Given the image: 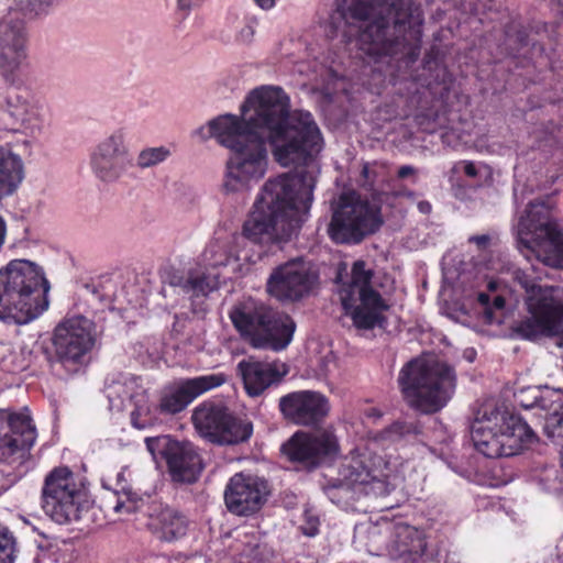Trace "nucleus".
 Returning <instances> with one entry per match:
<instances>
[{"mask_svg": "<svg viewBox=\"0 0 563 563\" xmlns=\"http://www.w3.org/2000/svg\"><path fill=\"white\" fill-rule=\"evenodd\" d=\"M194 136L201 141L214 137L231 151L222 185L228 194L249 192L264 178L266 143L280 166H297L263 185L243 224L244 236L253 241L288 242L307 219L320 173L314 156L323 142L312 114L290 112L282 88L260 87L241 104V117L219 115L196 129Z\"/></svg>", "mask_w": 563, "mask_h": 563, "instance_id": "1", "label": "nucleus"}, {"mask_svg": "<svg viewBox=\"0 0 563 563\" xmlns=\"http://www.w3.org/2000/svg\"><path fill=\"white\" fill-rule=\"evenodd\" d=\"M333 35L354 44L364 68L393 76V63L412 57L422 36L423 14L412 0H339L330 16Z\"/></svg>", "mask_w": 563, "mask_h": 563, "instance_id": "2", "label": "nucleus"}, {"mask_svg": "<svg viewBox=\"0 0 563 563\" xmlns=\"http://www.w3.org/2000/svg\"><path fill=\"white\" fill-rule=\"evenodd\" d=\"M508 280L523 290L528 313L511 328L518 338L537 340L563 333V287L538 285L534 277L518 267L509 268L505 277L489 279L486 285L488 291L477 294L487 323H500L501 318L495 316V310H501L507 303L518 301L516 290L508 285Z\"/></svg>", "mask_w": 563, "mask_h": 563, "instance_id": "3", "label": "nucleus"}, {"mask_svg": "<svg viewBox=\"0 0 563 563\" xmlns=\"http://www.w3.org/2000/svg\"><path fill=\"white\" fill-rule=\"evenodd\" d=\"M8 4L10 11L0 16V120L5 130L36 137L44 126L41 107L26 91L12 86L27 57V30L15 7Z\"/></svg>", "mask_w": 563, "mask_h": 563, "instance_id": "4", "label": "nucleus"}, {"mask_svg": "<svg viewBox=\"0 0 563 563\" xmlns=\"http://www.w3.org/2000/svg\"><path fill=\"white\" fill-rule=\"evenodd\" d=\"M49 283L27 260H12L0 269V320L27 324L48 308Z\"/></svg>", "mask_w": 563, "mask_h": 563, "instance_id": "5", "label": "nucleus"}, {"mask_svg": "<svg viewBox=\"0 0 563 563\" xmlns=\"http://www.w3.org/2000/svg\"><path fill=\"white\" fill-rule=\"evenodd\" d=\"M554 209L550 196L533 199L517 211L512 230L517 247L528 261L536 257L547 266L563 268V230Z\"/></svg>", "mask_w": 563, "mask_h": 563, "instance_id": "6", "label": "nucleus"}, {"mask_svg": "<svg viewBox=\"0 0 563 563\" xmlns=\"http://www.w3.org/2000/svg\"><path fill=\"white\" fill-rule=\"evenodd\" d=\"M532 429L506 408L485 405L471 426L474 448L489 459L512 456L532 442Z\"/></svg>", "mask_w": 563, "mask_h": 563, "instance_id": "7", "label": "nucleus"}, {"mask_svg": "<svg viewBox=\"0 0 563 563\" xmlns=\"http://www.w3.org/2000/svg\"><path fill=\"white\" fill-rule=\"evenodd\" d=\"M398 384L410 407L423 413H433L451 398L455 375L444 363L413 358L400 369Z\"/></svg>", "mask_w": 563, "mask_h": 563, "instance_id": "8", "label": "nucleus"}, {"mask_svg": "<svg viewBox=\"0 0 563 563\" xmlns=\"http://www.w3.org/2000/svg\"><path fill=\"white\" fill-rule=\"evenodd\" d=\"M234 328L257 349L284 350L291 341L295 323L253 299L235 305L229 313Z\"/></svg>", "mask_w": 563, "mask_h": 563, "instance_id": "9", "label": "nucleus"}, {"mask_svg": "<svg viewBox=\"0 0 563 563\" xmlns=\"http://www.w3.org/2000/svg\"><path fill=\"white\" fill-rule=\"evenodd\" d=\"M378 283L372 268L364 261H356L351 268V279L339 289L345 314L358 330L382 328L384 312L389 305L377 289Z\"/></svg>", "mask_w": 563, "mask_h": 563, "instance_id": "10", "label": "nucleus"}, {"mask_svg": "<svg viewBox=\"0 0 563 563\" xmlns=\"http://www.w3.org/2000/svg\"><path fill=\"white\" fill-rule=\"evenodd\" d=\"M229 244L221 240L210 243L196 267L190 268L186 274L175 272L168 276V286L191 300L207 297L219 287L220 274L216 269L227 267L232 273L242 272L244 266L242 262L249 260L246 254L242 255L229 250Z\"/></svg>", "mask_w": 563, "mask_h": 563, "instance_id": "11", "label": "nucleus"}, {"mask_svg": "<svg viewBox=\"0 0 563 563\" xmlns=\"http://www.w3.org/2000/svg\"><path fill=\"white\" fill-rule=\"evenodd\" d=\"M396 462L385 461L367 446H357L345 457L340 476L352 484L358 494L383 497L390 494L402 477Z\"/></svg>", "mask_w": 563, "mask_h": 563, "instance_id": "12", "label": "nucleus"}, {"mask_svg": "<svg viewBox=\"0 0 563 563\" xmlns=\"http://www.w3.org/2000/svg\"><path fill=\"white\" fill-rule=\"evenodd\" d=\"M87 505V488L68 467H56L46 475L42 509L54 522L67 525L79 520Z\"/></svg>", "mask_w": 563, "mask_h": 563, "instance_id": "13", "label": "nucleus"}, {"mask_svg": "<svg viewBox=\"0 0 563 563\" xmlns=\"http://www.w3.org/2000/svg\"><path fill=\"white\" fill-rule=\"evenodd\" d=\"M36 438V428L26 409H0V462L12 468V472L1 470L3 474L18 478L26 472L29 452Z\"/></svg>", "mask_w": 563, "mask_h": 563, "instance_id": "14", "label": "nucleus"}, {"mask_svg": "<svg viewBox=\"0 0 563 563\" xmlns=\"http://www.w3.org/2000/svg\"><path fill=\"white\" fill-rule=\"evenodd\" d=\"M382 224L379 208L361 199L342 196L333 211L328 233L335 243L356 244L375 233Z\"/></svg>", "mask_w": 563, "mask_h": 563, "instance_id": "15", "label": "nucleus"}, {"mask_svg": "<svg viewBox=\"0 0 563 563\" xmlns=\"http://www.w3.org/2000/svg\"><path fill=\"white\" fill-rule=\"evenodd\" d=\"M132 165L129 130L124 126L106 134L89 152L90 170L98 180L104 184L118 181Z\"/></svg>", "mask_w": 563, "mask_h": 563, "instance_id": "16", "label": "nucleus"}, {"mask_svg": "<svg viewBox=\"0 0 563 563\" xmlns=\"http://www.w3.org/2000/svg\"><path fill=\"white\" fill-rule=\"evenodd\" d=\"M192 422L198 433L211 443L233 445L250 439L252 423L234 417L222 405L205 402L192 413Z\"/></svg>", "mask_w": 563, "mask_h": 563, "instance_id": "17", "label": "nucleus"}, {"mask_svg": "<svg viewBox=\"0 0 563 563\" xmlns=\"http://www.w3.org/2000/svg\"><path fill=\"white\" fill-rule=\"evenodd\" d=\"M106 397L112 411H122L131 407L130 418L134 428L143 430L159 421V405L150 399L148 393L132 375H120L106 386Z\"/></svg>", "mask_w": 563, "mask_h": 563, "instance_id": "18", "label": "nucleus"}, {"mask_svg": "<svg viewBox=\"0 0 563 563\" xmlns=\"http://www.w3.org/2000/svg\"><path fill=\"white\" fill-rule=\"evenodd\" d=\"M318 283L309 262L290 260L276 266L266 282L267 292L282 302H295L308 296Z\"/></svg>", "mask_w": 563, "mask_h": 563, "instance_id": "19", "label": "nucleus"}, {"mask_svg": "<svg viewBox=\"0 0 563 563\" xmlns=\"http://www.w3.org/2000/svg\"><path fill=\"white\" fill-rule=\"evenodd\" d=\"M93 323L82 316L64 319L54 330L53 345L57 360L78 364L95 345Z\"/></svg>", "mask_w": 563, "mask_h": 563, "instance_id": "20", "label": "nucleus"}, {"mask_svg": "<svg viewBox=\"0 0 563 563\" xmlns=\"http://www.w3.org/2000/svg\"><path fill=\"white\" fill-rule=\"evenodd\" d=\"M268 494V483L264 478L236 473L225 486L224 503L231 514L251 516L263 507Z\"/></svg>", "mask_w": 563, "mask_h": 563, "instance_id": "21", "label": "nucleus"}, {"mask_svg": "<svg viewBox=\"0 0 563 563\" xmlns=\"http://www.w3.org/2000/svg\"><path fill=\"white\" fill-rule=\"evenodd\" d=\"M283 417L297 426L313 427L330 411L328 398L314 390H297L280 397L278 402Z\"/></svg>", "mask_w": 563, "mask_h": 563, "instance_id": "22", "label": "nucleus"}, {"mask_svg": "<svg viewBox=\"0 0 563 563\" xmlns=\"http://www.w3.org/2000/svg\"><path fill=\"white\" fill-rule=\"evenodd\" d=\"M338 451L335 437L329 431L308 434L295 433L282 446V452L292 462L305 467H316L324 459L332 456Z\"/></svg>", "mask_w": 563, "mask_h": 563, "instance_id": "23", "label": "nucleus"}, {"mask_svg": "<svg viewBox=\"0 0 563 563\" xmlns=\"http://www.w3.org/2000/svg\"><path fill=\"white\" fill-rule=\"evenodd\" d=\"M225 380L227 376L223 373H212L183 379L162 395L158 404L159 411L167 415L178 413L197 397L221 386Z\"/></svg>", "mask_w": 563, "mask_h": 563, "instance_id": "24", "label": "nucleus"}, {"mask_svg": "<svg viewBox=\"0 0 563 563\" xmlns=\"http://www.w3.org/2000/svg\"><path fill=\"white\" fill-rule=\"evenodd\" d=\"M387 555L402 563H439L427 552L426 536L422 530L402 521H394Z\"/></svg>", "mask_w": 563, "mask_h": 563, "instance_id": "25", "label": "nucleus"}, {"mask_svg": "<svg viewBox=\"0 0 563 563\" xmlns=\"http://www.w3.org/2000/svg\"><path fill=\"white\" fill-rule=\"evenodd\" d=\"M238 371L246 393L256 397L269 386L278 383L288 373V367L279 361H260L250 356L239 362Z\"/></svg>", "mask_w": 563, "mask_h": 563, "instance_id": "26", "label": "nucleus"}, {"mask_svg": "<svg viewBox=\"0 0 563 563\" xmlns=\"http://www.w3.org/2000/svg\"><path fill=\"white\" fill-rule=\"evenodd\" d=\"M232 563H275V552L264 536L254 527H244L235 532L230 545Z\"/></svg>", "mask_w": 563, "mask_h": 563, "instance_id": "27", "label": "nucleus"}, {"mask_svg": "<svg viewBox=\"0 0 563 563\" xmlns=\"http://www.w3.org/2000/svg\"><path fill=\"white\" fill-rule=\"evenodd\" d=\"M517 402L526 409L540 408L549 412L545 417L544 433L556 445L563 448V437L552 438L547 431V426L553 416H561L563 413V395L559 390L549 388L541 389L540 387H528L521 389L516 394ZM563 449H561L562 451Z\"/></svg>", "mask_w": 563, "mask_h": 563, "instance_id": "28", "label": "nucleus"}, {"mask_svg": "<svg viewBox=\"0 0 563 563\" xmlns=\"http://www.w3.org/2000/svg\"><path fill=\"white\" fill-rule=\"evenodd\" d=\"M393 520H364L354 527V543L373 555H387L391 538Z\"/></svg>", "mask_w": 563, "mask_h": 563, "instance_id": "29", "label": "nucleus"}, {"mask_svg": "<svg viewBox=\"0 0 563 563\" xmlns=\"http://www.w3.org/2000/svg\"><path fill=\"white\" fill-rule=\"evenodd\" d=\"M169 473L175 482L194 483L202 471V461L190 442L174 444L167 462Z\"/></svg>", "mask_w": 563, "mask_h": 563, "instance_id": "30", "label": "nucleus"}, {"mask_svg": "<svg viewBox=\"0 0 563 563\" xmlns=\"http://www.w3.org/2000/svg\"><path fill=\"white\" fill-rule=\"evenodd\" d=\"M148 527L158 539L172 542L186 536L188 520L176 509L159 506L150 515Z\"/></svg>", "mask_w": 563, "mask_h": 563, "instance_id": "31", "label": "nucleus"}, {"mask_svg": "<svg viewBox=\"0 0 563 563\" xmlns=\"http://www.w3.org/2000/svg\"><path fill=\"white\" fill-rule=\"evenodd\" d=\"M25 168L22 157L7 147H0V199L12 196L23 183Z\"/></svg>", "mask_w": 563, "mask_h": 563, "instance_id": "32", "label": "nucleus"}, {"mask_svg": "<svg viewBox=\"0 0 563 563\" xmlns=\"http://www.w3.org/2000/svg\"><path fill=\"white\" fill-rule=\"evenodd\" d=\"M125 470L126 468H122L117 474V484L114 492L119 497L113 509L118 514L134 512L137 510L140 505L143 504L142 497L137 493L133 492L132 488L129 486L128 481L125 478Z\"/></svg>", "mask_w": 563, "mask_h": 563, "instance_id": "33", "label": "nucleus"}, {"mask_svg": "<svg viewBox=\"0 0 563 563\" xmlns=\"http://www.w3.org/2000/svg\"><path fill=\"white\" fill-rule=\"evenodd\" d=\"M421 435V427L416 421H397L386 428L380 438L390 443H415Z\"/></svg>", "mask_w": 563, "mask_h": 563, "instance_id": "34", "label": "nucleus"}, {"mask_svg": "<svg viewBox=\"0 0 563 563\" xmlns=\"http://www.w3.org/2000/svg\"><path fill=\"white\" fill-rule=\"evenodd\" d=\"M446 115L445 112L437 111L434 114L424 113L418 117V124L420 128L428 132L434 133L438 130H443L441 133V139L444 144L454 145V139L459 140L461 136L455 134L452 128L446 125Z\"/></svg>", "mask_w": 563, "mask_h": 563, "instance_id": "35", "label": "nucleus"}, {"mask_svg": "<svg viewBox=\"0 0 563 563\" xmlns=\"http://www.w3.org/2000/svg\"><path fill=\"white\" fill-rule=\"evenodd\" d=\"M324 494L331 500L341 508H347L350 500L358 492L353 487L352 484H347L342 477L336 482L329 484L324 487Z\"/></svg>", "mask_w": 563, "mask_h": 563, "instance_id": "36", "label": "nucleus"}, {"mask_svg": "<svg viewBox=\"0 0 563 563\" xmlns=\"http://www.w3.org/2000/svg\"><path fill=\"white\" fill-rule=\"evenodd\" d=\"M172 152L166 146L144 147L136 156L135 165L140 169L157 166L169 158Z\"/></svg>", "mask_w": 563, "mask_h": 563, "instance_id": "37", "label": "nucleus"}, {"mask_svg": "<svg viewBox=\"0 0 563 563\" xmlns=\"http://www.w3.org/2000/svg\"><path fill=\"white\" fill-rule=\"evenodd\" d=\"M453 175H464L474 183H481L490 175L489 167L481 162L460 161L452 167Z\"/></svg>", "mask_w": 563, "mask_h": 563, "instance_id": "38", "label": "nucleus"}, {"mask_svg": "<svg viewBox=\"0 0 563 563\" xmlns=\"http://www.w3.org/2000/svg\"><path fill=\"white\" fill-rule=\"evenodd\" d=\"M386 180V167L378 163L363 165L358 184L366 190H375Z\"/></svg>", "mask_w": 563, "mask_h": 563, "instance_id": "39", "label": "nucleus"}, {"mask_svg": "<svg viewBox=\"0 0 563 563\" xmlns=\"http://www.w3.org/2000/svg\"><path fill=\"white\" fill-rule=\"evenodd\" d=\"M178 442L179 441L173 440L169 435H158L145 439L146 449L151 453L152 457L154 460L162 457L166 463L169 460V453H172L174 444H177Z\"/></svg>", "mask_w": 563, "mask_h": 563, "instance_id": "40", "label": "nucleus"}, {"mask_svg": "<svg viewBox=\"0 0 563 563\" xmlns=\"http://www.w3.org/2000/svg\"><path fill=\"white\" fill-rule=\"evenodd\" d=\"M19 549L13 533L0 526V563H15Z\"/></svg>", "mask_w": 563, "mask_h": 563, "instance_id": "41", "label": "nucleus"}, {"mask_svg": "<svg viewBox=\"0 0 563 563\" xmlns=\"http://www.w3.org/2000/svg\"><path fill=\"white\" fill-rule=\"evenodd\" d=\"M59 0H16L13 4L16 10L25 14H43L47 13L49 8L56 4Z\"/></svg>", "mask_w": 563, "mask_h": 563, "instance_id": "42", "label": "nucleus"}, {"mask_svg": "<svg viewBox=\"0 0 563 563\" xmlns=\"http://www.w3.org/2000/svg\"><path fill=\"white\" fill-rule=\"evenodd\" d=\"M441 81L430 85V90L434 96L438 97V101L443 104L449 99V92L451 85L453 82L452 75L446 70V68H441Z\"/></svg>", "mask_w": 563, "mask_h": 563, "instance_id": "43", "label": "nucleus"}, {"mask_svg": "<svg viewBox=\"0 0 563 563\" xmlns=\"http://www.w3.org/2000/svg\"><path fill=\"white\" fill-rule=\"evenodd\" d=\"M537 483L540 489L547 493H554L562 488V481L558 476V471L553 467L545 468Z\"/></svg>", "mask_w": 563, "mask_h": 563, "instance_id": "44", "label": "nucleus"}, {"mask_svg": "<svg viewBox=\"0 0 563 563\" xmlns=\"http://www.w3.org/2000/svg\"><path fill=\"white\" fill-rule=\"evenodd\" d=\"M320 519L318 514L312 509H306L302 515V523L299 529L302 534L312 538L319 533Z\"/></svg>", "mask_w": 563, "mask_h": 563, "instance_id": "45", "label": "nucleus"}, {"mask_svg": "<svg viewBox=\"0 0 563 563\" xmlns=\"http://www.w3.org/2000/svg\"><path fill=\"white\" fill-rule=\"evenodd\" d=\"M256 26H257L256 19H254V18L245 19L243 26L239 30V32L236 34V41L242 44H250L253 41Z\"/></svg>", "mask_w": 563, "mask_h": 563, "instance_id": "46", "label": "nucleus"}, {"mask_svg": "<svg viewBox=\"0 0 563 563\" xmlns=\"http://www.w3.org/2000/svg\"><path fill=\"white\" fill-rule=\"evenodd\" d=\"M544 563H563V537L553 548L547 550Z\"/></svg>", "mask_w": 563, "mask_h": 563, "instance_id": "47", "label": "nucleus"}, {"mask_svg": "<svg viewBox=\"0 0 563 563\" xmlns=\"http://www.w3.org/2000/svg\"><path fill=\"white\" fill-rule=\"evenodd\" d=\"M508 42H516L519 46V49H522L531 44V41L529 40L528 35L525 31H518L516 40L512 38V35H507Z\"/></svg>", "mask_w": 563, "mask_h": 563, "instance_id": "48", "label": "nucleus"}, {"mask_svg": "<svg viewBox=\"0 0 563 563\" xmlns=\"http://www.w3.org/2000/svg\"><path fill=\"white\" fill-rule=\"evenodd\" d=\"M205 0H177L179 10L189 11L191 8L200 5Z\"/></svg>", "mask_w": 563, "mask_h": 563, "instance_id": "49", "label": "nucleus"}, {"mask_svg": "<svg viewBox=\"0 0 563 563\" xmlns=\"http://www.w3.org/2000/svg\"><path fill=\"white\" fill-rule=\"evenodd\" d=\"M549 5L563 20V0H549Z\"/></svg>", "mask_w": 563, "mask_h": 563, "instance_id": "50", "label": "nucleus"}, {"mask_svg": "<svg viewBox=\"0 0 563 563\" xmlns=\"http://www.w3.org/2000/svg\"><path fill=\"white\" fill-rule=\"evenodd\" d=\"M364 415L368 419L377 420V419L382 418L383 412L376 407H371L364 411Z\"/></svg>", "mask_w": 563, "mask_h": 563, "instance_id": "51", "label": "nucleus"}, {"mask_svg": "<svg viewBox=\"0 0 563 563\" xmlns=\"http://www.w3.org/2000/svg\"><path fill=\"white\" fill-rule=\"evenodd\" d=\"M254 2L261 9L269 10V9H272L275 5L276 0H254Z\"/></svg>", "mask_w": 563, "mask_h": 563, "instance_id": "52", "label": "nucleus"}, {"mask_svg": "<svg viewBox=\"0 0 563 563\" xmlns=\"http://www.w3.org/2000/svg\"><path fill=\"white\" fill-rule=\"evenodd\" d=\"M415 172L413 167L409 165H404L398 169V177L399 178H406L409 175H412Z\"/></svg>", "mask_w": 563, "mask_h": 563, "instance_id": "53", "label": "nucleus"}, {"mask_svg": "<svg viewBox=\"0 0 563 563\" xmlns=\"http://www.w3.org/2000/svg\"><path fill=\"white\" fill-rule=\"evenodd\" d=\"M431 203L429 201H426V200H422L420 202H418V210L423 213V214H428L431 212Z\"/></svg>", "mask_w": 563, "mask_h": 563, "instance_id": "54", "label": "nucleus"}, {"mask_svg": "<svg viewBox=\"0 0 563 563\" xmlns=\"http://www.w3.org/2000/svg\"><path fill=\"white\" fill-rule=\"evenodd\" d=\"M7 234V225L4 219L0 216V247L3 245Z\"/></svg>", "mask_w": 563, "mask_h": 563, "instance_id": "55", "label": "nucleus"}, {"mask_svg": "<svg viewBox=\"0 0 563 563\" xmlns=\"http://www.w3.org/2000/svg\"><path fill=\"white\" fill-rule=\"evenodd\" d=\"M471 241L477 243L478 245H485L488 242V236H486V235H476V236H472Z\"/></svg>", "mask_w": 563, "mask_h": 563, "instance_id": "56", "label": "nucleus"}, {"mask_svg": "<svg viewBox=\"0 0 563 563\" xmlns=\"http://www.w3.org/2000/svg\"><path fill=\"white\" fill-rule=\"evenodd\" d=\"M464 357L472 363L476 357V351L474 349H467L464 351Z\"/></svg>", "mask_w": 563, "mask_h": 563, "instance_id": "57", "label": "nucleus"}, {"mask_svg": "<svg viewBox=\"0 0 563 563\" xmlns=\"http://www.w3.org/2000/svg\"><path fill=\"white\" fill-rule=\"evenodd\" d=\"M324 364H325V366H328L330 364L335 365L334 360H333L332 356H325L324 357Z\"/></svg>", "mask_w": 563, "mask_h": 563, "instance_id": "58", "label": "nucleus"}, {"mask_svg": "<svg viewBox=\"0 0 563 563\" xmlns=\"http://www.w3.org/2000/svg\"><path fill=\"white\" fill-rule=\"evenodd\" d=\"M448 8L439 9L435 19L439 20L446 12Z\"/></svg>", "mask_w": 563, "mask_h": 563, "instance_id": "59", "label": "nucleus"}, {"mask_svg": "<svg viewBox=\"0 0 563 563\" xmlns=\"http://www.w3.org/2000/svg\"><path fill=\"white\" fill-rule=\"evenodd\" d=\"M243 239L240 238V236H233L232 238V243H234L235 245H240V241H242Z\"/></svg>", "mask_w": 563, "mask_h": 563, "instance_id": "60", "label": "nucleus"}, {"mask_svg": "<svg viewBox=\"0 0 563 563\" xmlns=\"http://www.w3.org/2000/svg\"><path fill=\"white\" fill-rule=\"evenodd\" d=\"M460 2V0H443V3H452L453 5H456Z\"/></svg>", "mask_w": 563, "mask_h": 563, "instance_id": "61", "label": "nucleus"}, {"mask_svg": "<svg viewBox=\"0 0 563 563\" xmlns=\"http://www.w3.org/2000/svg\"><path fill=\"white\" fill-rule=\"evenodd\" d=\"M532 49L541 52L542 47L541 46H537L536 43H532Z\"/></svg>", "mask_w": 563, "mask_h": 563, "instance_id": "62", "label": "nucleus"}, {"mask_svg": "<svg viewBox=\"0 0 563 563\" xmlns=\"http://www.w3.org/2000/svg\"><path fill=\"white\" fill-rule=\"evenodd\" d=\"M8 2H11V4L13 5L15 3L16 0H7Z\"/></svg>", "mask_w": 563, "mask_h": 563, "instance_id": "63", "label": "nucleus"}]
</instances>
